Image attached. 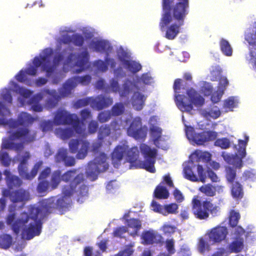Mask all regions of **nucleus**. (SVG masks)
I'll use <instances>...</instances> for the list:
<instances>
[{
	"label": "nucleus",
	"mask_w": 256,
	"mask_h": 256,
	"mask_svg": "<svg viewBox=\"0 0 256 256\" xmlns=\"http://www.w3.org/2000/svg\"><path fill=\"white\" fill-rule=\"evenodd\" d=\"M12 81V80L10 81V84L11 86L12 90H10V88H4L0 90V98L2 100V101L0 100V113L4 112V114H8V110L6 108L5 103H6L8 105H10L12 104L13 98L12 94V90L14 92L18 94V93L14 90V86L11 82ZM12 81L14 82V80ZM18 104H20V106L23 107L22 106H21L20 103H18ZM26 106H25V107ZM27 106L28 108V106Z\"/></svg>",
	"instance_id": "nucleus-27"
},
{
	"label": "nucleus",
	"mask_w": 256,
	"mask_h": 256,
	"mask_svg": "<svg viewBox=\"0 0 256 256\" xmlns=\"http://www.w3.org/2000/svg\"><path fill=\"white\" fill-rule=\"evenodd\" d=\"M238 102V100L237 97L230 96L224 100V106L228 110L233 111V108L237 107Z\"/></svg>",
	"instance_id": "nucleus-46"
},
{
	"label": "nucleus",
	"mask_w": 256,
	"mask_h": 256,
	"mask_svg": "<svg viewBox=\"0 0 256 256\" xmlns=\"http://www.w3.org/2000/svg\"><path fill=\"white\" fill-rule=\"evenodd\" d=\"M70 124L72 125L73 128L74 136H82L83 138L86 136V126L85 122L81 121L78 116V120H72Z\"/></svg>",
	"instance_id": "nucleus-38"
},
{
	"label": "nucleus",
	"mask_w": 256,
	"mask_h": 256,
	"mask_svg": "<svg viewBox=\"0 0 256 256\" xmlns=\"http://www.w3.org/2000/svg\"><path fill=\"white\" fill-rule=\"evenodd\" d=\"M82 35L84 38L85 41L89 40L90 41L93 39V37L94 36L93 32L88 28H84L82 30Z\"/></svg>",
	"instance_id": "nucleus-62"
},
{
	"label": "nucleus",
	"mask_w": 256,
	"mask_h": 256,
	"mask_svg": "<svg viewBox=\"0 0 256 256\" xmlns=\"http://www.w3.org/2000/svg\"><path fill=\"white\" fill-rule=\"evenodd\" d=\"M133 86L132 80L130 78H126L120 86L118 80L113 78L110 80V84H108V92H118L120 97L125 98L132 92Z\"/></svg>",
	"instance_id": "nucleus-20"
},
{
	"label": "nucleus",
	"mask_w": 256,
	"mask_h": 256,
	"mask_svg": "<svg viewBox=\"0 0 256 256\" xmlns=\"http://www.w3.org/2000/svg\"><path fill=\"white\" fill-rule=\"evenodd\" d=\"M85 42V39L82 34L75 33L72 35L71 44L80 47V48H84V45Z\"/></svg>",
	"instance_id": "nucleus-43"
},
{
	"label": "nucleus",
	"mask_w": 256,
	"mask_h": 256,
	"mask_svg": "<svg viewBox=\"0 0 256 256\" xmlns=\"http://www.w3.org/2000/svg\"><path fill=\"white\" fill-rule=\"evenodd\" d=\"M50 186V182L46 180H40V182L37 186V190L39 193L46 192Z\"/></svg>",
	"instance_id": "nucleus-56"
},
{
	"label": "nucleus",
	"mask_w": 256,
	"mask_h": 256,
	"mask_svg": "<svg viewBox=\"0 0 256 256\" xmlns=\"http://www.w3.org/2000/svg\"><path fill=\"white\" fill-rule=\"evenodd\" d=\"M214 146L226 150L230 147L231 142L227 138H218L214 141Z\"/></svg>",
	"instance_id": "nucleus-47"
},
{
	"label": "nucleus",
	"mask_w": 256,
	"mask_h": 256,
	"mask_svg": "<svg viewBox=\"0 0 256 256\" xmlns=\"http://www.w3.org/2000/svg\"><path fill=\"white\" fill-rule=\"evenodd\" d=\"M112 116L110 110H104L100 112L98 116V120L100 123L108 122Z\"/></svg>",
	"instance_id": "nucleus-52"
},
{
	"label": "nucleus",
	"mask_w": 256,
	"mask_h": 256,
	"mask_svg": "<svg viewBox=\"0 0 256 256\" xmlns=\"http://www.w3.org/2000/svg\"><path fill=\"white\" fill-rule=\"evenodd\" d=\"M56 134L63 140L68 139L74 136L71 124H68L64 128H58L56 130Z\"/></svg>",
	"instance_id": "nucleus-39"
},
{
	"label": "nucleus",
	"mask_w": 256,
	"mask_h": 256,
	"mask_svg": "<svg viewBox=\"0 0 256 256\" xmlns=\"http://www.w3.org/2000/svg\"><path fill=\"white\" fill-rule=\"evenodd\" d=\"M4 175L6 177L8 188L10 189L13 188L14 187H19L22 184V180L18 176L13 175L8 170H5L3 172Z\"/></svg>",
	"instance_id": "nucleus-37"
},
{
	"label": "nucleus",
	"mask_w": 256,
	"mask_h": 256,
	"mask_svg": "<svg viewBox=\"0 0 256 256\" xmlns=\"http://www.w3.org/2000/svg\"><path fill=\"white\" fill-rule=\"evenodd\" d=\"M88 46L93 52L104 54V56H110L113 50V46L109 40L99 38H93L88 43Z\"/></svg>",
	"instance_id": "nucleus-21"
},
{
	"label": "nucleus",
	"mask_w": 256,
	"mask_h": 256,
	"mask_svg": "<svg viewBox=\"0 0 256 256\" xmlns=\"http://www.w3.org/2000/svg\"><path fill=\"white\" fill-rule=\"evenodd\" d=\"M68 146L70 152L76 153V158L82 160L87 156L90 148V144L88 142L81 139H72L70 141Z\"/></svg>",
	"instance_id": "nucleus-22"
},
{
	"label": "nucleus",
	"mask_w": 256,
	"mask_h": 256,
	"mask_svg": "<svg viewBox=\"0 0 256 256\" xmlns=\"http://www.w3.org/2000/svg\"><path fill=\"white\" fill-rule=\"evenodd\" d=\"M140 150L144 160H138L140 151L137 146L129 148L126 143L118 145L112 154V161L114 166L118 168L124 156L130 163V168H143L154 173L156 172L154 164L157 156V150L145 144H142Z\"/></svg>",
	"instance_id": "nucleus-5"
},
{
	"label": "nucleus",
	"mask_w": 256,
	"mask_h": 256,
	"mask_svg": "<svg viewBox=\"0 0 256 256\" xmlns=\"http://www.w3.org/2000/svg\"><path fill=\"white\" fill-rule=\"evenodd\" d=\"M210 248V246L208 245L207 242L204 239L201 238L199 240L198 250L200 254H203L206 250H208Z\"/></svg>",
	"instance_id": "nucleus-59"
},
{
	"label": "nucleus",
	"mask_w": 256,
	"mask_h": 256,
	"mask_svg": "<svg viewBox=\"0 0 256 256\" xmlns=\"http://www.w3.org/2000/svg\"><path fill=\"white\" fill-rule=\"evenodd\" d=\"M15 140H18L16 139H11L8 136V138H2L1 145L2 150L0 151V162L2 164L6 167L8 166L11 162L12 158H10L8 152L4 150H10L15 148Z\"/></svg>",
	"instance_id": "nucleus-25"
},
{
	"label": "nucleus",
	"mask_w": 256,
	"mask_h": 256,
	"mask_svg": "<svg viewBox=\"0 0 256 256\" xmlns=\"http://www.w3.org/2000/svg\"><path fill=\"white\" fill-rule=\"evenodd\" d=\"M125 110L124 104L122 102L116 103L110 110L112 116H120L122 114Z\"/></svg>",
	"instance_id": "nucleus-49"
},
{
	"label": "nucleus",
	"mask_w": 256,
	"mask_h": 256,
	"mask_svg": "<svg viewBox=\"0 0 256 256\" xmlns=\"http://www.w3.org/2000/svg\"><path fill=\"white\" fill-rule=\"evenodd\" d=\"M147 128L142 126V120L140 117H136L130 123L127 130L128 136L135 139H142L146 136Z\"/></svg>",
	"instance_id": "nucleus-23"
},
{
	"label": "nucleus",
	"mask_w": 256,
	"mask_h": 256,
	"mask_svg": "<svg viewBox=\"0 0 256 256\" xmlns=\"http://www.w3.org/2000/svg\"><path fill=\"white\" fill-rule=\"evenodd\" d=\"M132 80L134 84L132 90H140V91L145 92L146 85H152L154 83V78L150 72L144 73L140 76L136 75Z\"/></svg>",
	"instance_id": "nucleus-28"
},
{
	"label": "nucleus",
	"mask_w": 256,
	"mask_h": 256,
	"mask_svg": "<svg viewBox=\"0 0 256 256\" xmlns=\"http://www.w3.org/2000/svg\"><path fill=\"white\" fill-rule=\"evenodd\" d=\"M116 56L121 65L132 74H135L142 70L141 64L138 62L132 60L130 52L122 46L117 50Z\"/></svg>",
	"instance_id": "nucleus-18"
},
{
	"label": "nucleus",
	"mask_w": 256,
	"mask_h": 256,
	"mask_svg": "<svg viewBox=\"0 0 256 256\" xmlns=\"http://www.w3.org/2000/svg\"><path fill=\"white\" fill-rule=\"evenodd\" d=\"M184 125L186 138L193 145L204 146L210 141L214 140L217 138L218 133L216 132L208 130L200 133H196L193 127Z\"/></svg>",
	"instance_id": "nucleus-15"
},
{
	"label": "nucleus",
	"mask_w": 256,
	"mask_h": 256,
	"mask_svg": "<svg viewBox=\"0 0 256 256\" xmlns=\"http://www.w3.org/2000/svg\"><path fill=\"white\" fill-rule=\"evenodd\" d=\"M228 234L226 227L218 226L208 232V241L212 244L220 243L224 240Z\"/></svg>",
	"instance_id": "nucleus-29"
},
{
	"label": "nucleus",
	"mask_w": 256,
	"mask_h": 256,
	"mask_svg": "<svg viewBox=\"0 0 256 256\" xmlns=\"http://www.w3.org/2000/svg\"><path fill=\"white\" fill-rule=\"evenodd\" d=\"M6 108L8 110V112L0 113V124L9 128L10 138L11 139L18 140L22 143H28L34 141L36 133L28 128L34 121L32 116L26 112H22L19 114L17 120H8L6 116L10 115V111L6 104Z\"/></svg>",
	"instance_id": "nucleus-7"
},
{
	"label": "nucleus",
	"mask_w": 256,
	"mask_h": 256,
	"mask_svg": "<svg viewBox=\"0 0 256 256\" xmlns=\"http://www.w3.org/2000/svg\"><path fill=\"white\" fill-rule=\"evenodd\" d=\"M220 48L222 54L227 56H230L232 54V48L229 42L226 40L222 38L220 42Z\"/></svg>",
	"instance_id": "nucleus-42"
},
{
	"label": "nucleus",
	"mask_w": 256,
	"mask_h": 256,
	"mask_svg": "<svg viewBox=\"0 0 256 256\" xmlns=\"http://www.w3.org/2000/svg\"><path fill=\"white\" fill-rule=\"evenodd\" d=\"M210 156L208 153L196 150L190 156V160L183 164V172L184 177L192 182H206V177H208L213 182H217L218 178L216 174L212 170L209 169L206 172L204 167L198 164L200 158L208 160Z\"/></svg>",
	"instance_id": "nucleus-9"
},
{
	"label": "nucleus",
	"mask_w": 256,
	"mask_h": 256,
	"mask_svg": "<svg viewBox=\"0 0 256 256\" xmlns=\"http://www.w3.org/2000/svg\"><path fill=\"white\" fill-rule=\"evenodd\" d=\"M72 35L68 34H61L57 39L56 49L47 48L43 50L38 56L34 58V67L30 68L33 74L35 73L36 66H41L43 70L47 72V75L54 78L56 82L64 77V72L58 70V67L62 63L63 68L68 66L70 68L78 58V54L82 52L84 48L74 52V47L71 44Z\"/></svg>",
	"instance_id": "nucleus-4"
},
{
	"label": "nucleus",
	"mask_w": 256,
	"mask_h": 256,
	"mask_svg": "<svg viewBox=\"0 0 256 256\" xmlns=\"http://www.w3.org/2000/svg\"><path fill=\"white\" fill-rule=\"evenodd\" d=\"M166 248L168 252V254H174L176 250L174 240L173 239H168L166 241Z\"/></svg>",
	"instance_id": "nucleus-60"
},
{
	"label": "nucleus",
	"mask_w": 256,
	"mask_h": 256,
	"mask_svg": "<svg viewBox=\"0 0 256 256\" xmlns=\"http://www.w3.org/2000/svg\"><path fill=\"white\" fill-rule=\"evenodd\" d=\"M30 158V153L26 152L24 154L20 155L18 158V160H20V164L18 166V171L20 176L22 178L28 180H32L36 176L43 164L42 161L38 162L35 164L30 172L29 173L28 172L27 163Z\"/></svg>",
	"instance_id": "nucleus-19"
},
{
	"label": "nucleus",
	"mask_w": 256,
	"mask_h": 256,
	"mask_svg": "<svg viewBox=\"0 0 256 256\" xmlns=\"http://www.w3.org/2000/svg\"><path fill=\"white\" fill-rule=\"evenodd\" d=\"M78 54V58L70 68H74V72L76 74L89 71L96 76L107 72L109 66L114 68L116 65L115 60L108 56L104 57V60L98 59L90 62V54L87 47L84 48L82 52Z\"/></svg>",
	"instance_id": "nucleus-8"
},
{
	"label": "nucleus",
	"mask_w": 256,
	"mask_h": 256,
	"mask_svg": "<svg viewBox=\"0 0 256 256\" xmlns=\"http://www.w3.org/2000/svg\"><path fill=\"white\" fill-rule=\"evenodd\" d=\"M199 190L200 192L208 196H212L216 194V188L210 184H207L200 188Z\"/></svg>",
	"instance_id": "nucleus-48"
},
{
	"label": "nucleus",
	"mask_w": 256,
	"mask_h": 256,
	"mask_svg": "<svg viewBox=\"0 0 256 256\" xmlns=\"http://www.w3.org/2000/svg\"><path fill=\"white\" fill-rule=\"evenodd\" d=\"M243 176L246 180L250 182H256V170L250 169L246 170L243 174Z\"/></svg>",
	"instance_id": "nucleus-55"
},
{
	"label": "nucleus",
	"mask_w": 256,
	"mask_h": 256,
	"mask_svg": "<svg viewBox=\"0 0 256 256\" xmlns=\"http://www.w3.org/2000/svg\"><path fill=\"white\" fill-rule=\"evenodd\" d=\"M112 69L114 70V78L118 80L126 76V72L121 66H119L116 68L115 67Z\"/></svg>",
	"instance_id": "nucleus-57"
},
{
	"label": "nucleus",
	"mask_w": 256,
	"mask_h": 256,
	"mask_svg": "<svg viewBox=\"0 0 256 256\" xmlns=\"http://www.w3.org/2000/svg\"><path fill=\"white\" fill-rule=\"evenodd\" d=\"M110 134V129L109 126H102L98 132V139L100 142H103L104 138L108 136Z\"/></svg>",
	"instance_id": "nucleus-50"
},
{
	"label": "nucleus",
	"mask_w": 256,
	"mask_h": 256,
	"mask_svg": "<svg viewBox=\"0 0 256 256\" xmlns=\"http://www.w3.org/2000/svg\"><path fill=\"white\" fill-rule=\"evenodd\" d=\"M129 228L133 229L132 232H130V234L133 236H138V231L142 227L140 221L136 218H130L128 220H126L125 223Z\"/></svg>",
	"instance_id": "nucleus-41"
},
{
	"label": "nucleus",
	"mask_w": 256,
	"mask_h": 256,
	"mask_svg": "<svg viewBox=\"0 0 256 256\" xmlns=\"http://www.w3.org/2000/svg\"><path fill=\"white\" fill-rule=\"evenodd\" d=\"M70 180L72 181L69 185L64 186L62 196L44 199L40 202L38 206H30L29 210L32 214L36 218H46L52 212V208L60 210L68 207L71 202L70 198L74 192H76L78 196V202L82 203L87 196L88 187L82 184L77 190L76 188L84 180L83 174H78L76 170L72 169L62 174L61 171L57 170L52 174L50 184L54 189L58 186L61 180L68 182Z\"/></svg>",
	"instance_id": "nucleus-1"
},
{
	"label": "nucleus",
	"mask_w": 256,
	"mask_h": 256,
	"mask_svg": "<svg viewBox=\"0 0 256 256\" xmlns=\"http://www.w3.org/2000/svg\"><path fill=\"white\" fill-rule=\"evenodd\" d=\"M2 193L4 196H8L12 203L8 208L9 214L6 218L7 224L10 226L12 230L16 235L22 230L21 236L22 240L18 242L16 246V250L21 251L26 244L24 240H30L40 234L44 220L46 218H36L28 210V214L24 212L20 218H16V208H22L24 206L26 203L30 199V192L22 188L13 191L4 188L2 190Z\"/></svg>",
	"instance_id": "nucleus-2"
},
{
	"label": "nucleus",
	"mask_w": 256,
	"mask_h": 256,
	"mask_svg": "<svg viewBox=\"0 0 256 256\" xmlns=\"http://www.w3.org/2000/svg\"><path fill=\"white\" fill-rule=\"evenodd\" d=\"M68 150L66 148H60L55 156L56 162H62L66 166H72L76 163L75 158L73 156H68Z\"/></svg>",
	"instance_id": "nucleus-31"
},
{
	"label": "nucleus",
	"mask_w": 256,
	"mask_h": 256,
	"mask_svg": "<svg viewBox=\"0 0 256 256\" xmlns=\"http://www.w3.org/2000/svg\"><path fill=\"white\" fill-rule=\"evenodd\" d=\"M228 84V81L226 77L221 78L218 83V88L216 91L214 92L210 97V100L213 102H219L224 94L226 88Z\"/></svg>",
	"instance_id": "nucleus-34"
},
{
	"label": "nucleus",
	"mask_w": 256,
	"mask_h": 256,
	"mask_svg": "<svg viewBox=\"0 0 256 256\" xmlns=\"http://www.w3.org/2000/svg\"><path fill=\"white\" fill-rule=\"evenodd\" d=\"M231 184V194L232 198L236 200H240L244 196L242 186L238 182Z\"/></svg>",
	"instance_id": "nucleus-40"
},
{
	"label": "nucleus",
	"mask_w": 256,
	"mask_h": 256,
	"mask_svg": "<svg viewBox=\"0 0 256 256\" xmlns=\"http://www.w3.org/2000/svg\"><path fill=\"white\" fill-rule=\"evenodd\" d=\"M240 214L233 210L230 213L229 217V224L233 228L232 232L234 236L233 241L226 247V250L229 252H238L244 248V230L240 226H237L239 219Z\"/></svg>",
	"instance_id": "nucleus-13"
},
{
	"label": "nucleus",
	"mask_w": 256,
	"mask_h": 256,
	"mask_svg": "<svg viewBox=\"0 0 256 256\" xmlns=\"http://www.w3.org/2000/svg\"><path fill=\"white\" fill-rule=\"evenodd\" d=\"M246 59L249 63L253 65L254 68L256 70V48H254V50L252 48H250V52L246 56Z\"/></svg>",
	"instance_id": "nucleus-54"
},
{
	"label": "nucleus",
	"mask_w": 256,
	"mask_h": 256,
	"mask_svg": "<svg viewBox=\"0 0 256 256\" xmlns=\"http://www.w3.org/2000/svg\"><path fill=\"white\" fill-rule=\"evenodd\" d=\"M78 116L70 114L62 108H58L54 114L53 119L56 126H67L70 124L72 120H78Z\"/></svg>",
	"instance_id": "nucleus-24"
},
{
	"label": "nucleus",
	"mask_w": 256,
	"mask_h": 256,
	"mask_svg": "<svg viewBox=\"0 0 256 256\" xmlns=\"http://www.w3.org/2000/svg\"><path fill=\"white\" fill-rule=\"evenodd\" d=\"M133 252L134 251L132 248L130 247L126 248L114 256H130L133 254Z\"/></svg>",
	"instance_id": "nucleus-64"
},
{
	"label": "nucleus",
	"mask_w": 256,
	"mask_h": 256,
	"mask_svg": "<svg viewBox=\"0 0 256 256\" xmlns=\"http://www.w3.org/2000/svg\"><path fill=\"white\" fill-rule=\"evenodd\" d=\"M178 205L176 203L165 204L161 210V214L164 216L169 214H176L178 212Z\"/></svg>",
	"instance_id": "nucleus-45"
},
{
	"label": "nucleus",
	"mask_w": 256,
	"mask_h": 256,
	"mask_svg": "<svg viewBox=\"0 0 256 256\" xmlns=\"http://www.w3.org/2000/svg\"><path fill=\"white\" fill-rule=\"evenodd\" d=\"M81 116L80 120L84 122H86L87 120H88L92 117L91 111L88 108H84L80 110V112Z\"/></svg>",
	"instance_id": "nucleus-61"
},
{
	"label": "nucleus",
	"mask_w": 256,
	"mask_h": 256,
	"mask_svg": "<svg viewBox=\"0 0 256 256\" xmlns=\"http://www.w3.org/2000/svg\"><path fill=\"white\" fill-rule=\"evenodd\" d=\"M200 92L205 96H208L214 93L212 92V86L210 83L203 82L201 84Z\"/></svg>",
	"instance_id": "nucleus-51"
},
{
	"label": "nucleus",
	"mask_w": 256,
	"mask_h": 256,
	"mask_svg": "<svg viewBox=\"0 0 256 256\" xmlns=\"http://www.w3.org/2000/svg\"><path fill=\"white\" fill-rule=\"evenodd\" d=\"M92 80V76L90 74L82 76H75L67 80L58 90V92L56 90L44 88L35 94L32 90L20 86L13 81L11 82L14 90L20 95L18 100L21 106H28L29 110L39 112L44 110V106L40 102L44 96H47L44 106L48 109L53 108L57 106L62 98L71 94L78 84L88 85L90 83Z\"/></svg>",
	"instance_id": "nucleus-3"
},
{
	"label": "nucleus",
	"mask_w": 256,
	"mask_h": 256,
	"mask_svg": "<svg viewBox=\"0 0 256 256\" xmlns=\"http://www.w3.org/2000/svg\"><path fill=\"white\" fill-rule=\"evenodd\" d=\"M249 136L246 134L244 140H238V154H232L222 152L221 154L224 160L228 164L232 165L234 167L228 166L226 168V178L228 183L234 182L236 178V169H240L244 166L242 160L246 156V148L249 141Z\"/></svg>",
	"instance_id": "nucleus-10"
},
{
	"label": "nucleus",
	"mask_w": 256,
	"mask_h": 256,
	"mask_svg": "<svg viewBox=\"0 0 256 256\" xmlns=\"http://www.w3.org/2000/svg\"><path fill=\"white\" fill-rule=\"evenodd\" d=\"M113 103V99L110 96L100 94L94 97H86L78 100L74 102L73 106L76 108H79L88 105L96 110H100L107 108Z\"/></svg>",
	"instance_id": "nucleus-14"
},
{
	"label": "nucleus",
	"mask_w": 256,
	"mask_h": 256,
	"mask_svg": "<svg viewBox=\"0 0 256 256\" xmlns=\"http://www.w3.org/2000/svg\"><path fill=\"white\" fill-rule=\"evenodd\" d=\"M96 87L97 89L104 90L106 92L108 93V84L103 78H99L96 82Z\"/></svg>",
	"instance_id": "nucleus-58"
},
{
	"label": "nucleus",
	"mask_w": 256,
	"mask_h": 256,
	"mask_svg": "<svg viewBox=\"0 0 256 256\" xmlns=\"http://www.w3.org/2000/svg\"><path fill=\"white\" fill-rule=\"evenodd\" d=\"M182 81L180 78L176 79L173 86L175 94L174 101L178 109L182 112H190L193 109V106H202L204 103V99L194 89L186 90L188 98L184 94H180Z\"/></svg>",
	"instance_id": "nucleus-11"
},
{
	"label": "nucleus",
	"mask_w": 256,
	"mask_h": 256,
	"mask_svg": "<svg viewBox=\"0 0 256 256\" xmlns=\"http://www.w3.org/2000/svg\"><path fill=\"white\" fill-rule=\"evenodd\" d=\"M166 184L169 188L174 186L173 182L169 174L165 175L163 178L162 184H158L154 192V196L157 199H166L168 198L170 193L168 188L163 186Z\"/></svg>",
	"instance_id": "nucleus-26"
},
{
	"label": "nucleus",
	"mask_w": 256,
	"mask_h": 256,
	"mask_svg": "<svg viewBox=\"0 0 256 256\" xmlns=\"http://www.w3.org/2000/svg\"><path fill=\"white\" fill-rule=\"evenodd\" d=\"M244 39L250 45V48H252L253 50L256 48V21L250 24L246 30Z\"/></svg>",
	"instance_id": "nucleus-33"
},
{
	"label": "nucleus",
	"mask_w": 256,
	"mask_h": 256,
	"mask_svg": "<svg viewBox=\"0 0 256 256\" xmlns=\"http://www.w3.org/2000/svg\"><path fill=\"white\" fill-rule=\"evenodd\" d=\"M142 239L144 244H148L160 242L162 237L157 232L154 230H147L142 233Z\"/></svg>",
	"instance_id": "nucleus-36"
},
{
	"label": "nucleus",
	"mask_w": 256,
	"mask_h": 256,
	"mask_svg": "<svg viewBox=\"0 0 256 256\" xmlns=\"http://www.w3.org/2000/svg\"><path fill=\"white\" fill-rule=\"evenodd\" d=\"M107 156L104 152L99 154L94 159L90 162L86 169L87 177L92 180H96L99 174L106 171L109 165L106 162Z\"/></svg>",
	"instance_id": "nucleus-17"
},
{
	"label": "nucleus",
	"mask_w": 256,
	"mask_h": 256,
	"mask_svg": "<svg viewBox=\"0 0 256 256\" xmlns=\"http://www.w3.org/2000/svg\"><path fill=\"white\" fill-rule=\"evenodd\" d=\"M139 91L140 90H132L134 93L132 98V103L134 108L136 110H140L143 108L146 98V96Z\"/></svg>",
	"instance_id": "nucleus-35"
},
{
	"label": "nucleus",
	"mask_w": 256,
	"mask_h": 256,
	"mask_svg": "<svg viewBox=\"0 0 256 256\" xmlns=\"http://www.w3.org/2000/svg\"><path fill=\"white\" fill-rule=\"evenodd\" d=\"M162 13L160 22L164 37L174 39L189 12V0H162Z\"/></svg>",
	"instance_id": "nucleus-6"
},
{
	"label": "nucleus",
	"mask_w": 256,
	"mask_h": 256,
	"mask_svg": "<svg viewBox=\"0 0 256 256\" xmlns=\"http://www.w3.org/2000/svg\"><path fill=\"white\" fill-rule=\"evenodd\" d=\"M192 212L194 216L200 220H204L209 216V212L213 216L216 215L218 207L214 206L210 201L201 200L196 197L192 200Z\"/></svg>",
	"instance_id": "nucleus-16"
},
{
	"label": "nucleus",
	"mask_w": 256,
	"mask_h": 256,
	"mask_svg": "<svg viewBox=\"0 0 256 256\" xmlns=\"http://www.w3.org/2000/svg\"><path fill=\"white\" fill-rule=\"evenodd\" d=\"M98 128V124L97 122L92 120L88 125V131L90 134L95 133Z\"/></svg>",
	"instance_id": "nucleus-63"
},
{
	"label": "nucleus",
	"mask_w": 256,
	"mask_h": 256,
	"mask_svg": "<svg viewBox=\"0 0 256 256\" xmlns=\"http://www.w3.org/2000/svg\"><path fill=\"white\" fill-rule=\"evenodd\" d=\"M56 126L53 120H44L41 122L40 127L44 132L51 130L53 129L54 126Z\"/></svg>",
	"instance_id": "nucleus-53"
},
{
	"label": "nucleus",
	"mask_w": 256,
	"mask_h": 256,
	"mask_svg": "<svg viewBox=\"0 0 256 256\" xmlns=\"http://www.w3.org/2000/svg\"><path fill=\"white\" fill-rule=\"evenodd\" d=\"M212 104L206 108H202L200 110V114L207 119H216L221 115V112L220 108L214 105L216 102L212 101Z\"/></svg>",
	"instance_id": "nucleus-32"
},
{
	"label": "nucleus",
	"mask_w": 256,
	"mask_h": 256,
	"mask_svg": "<svg viewBox=\"0 0 256 256\" xmlns=\"http://www.w3.org/2000/svg\"><path fill=\"white\" fill-rule=\"evenodd\" d=\"M12 238L10 234H4L0 236V248H8L12 244Z\"/></svg>",
	"instance_id": "nucleus-44"
},
{
	"label": "nucleus",
	"mask_w": 256,
	"mask_h": 256,
	"mask_svg": "<svg viewBox=\"0 0 256 256\" xmlns=\"http://www.w3.org/2000/svg\"><path fill=\"white\" fill-rule=\"evenodd\" d=\"M34 58L32 60V64H28V66L26 68L24 69L21 70L16 75L15 78L19 82L24 83L26 84L27 86H32L34 84H36L37 86H42L44 85H45L48 82V79L46 78H45L44 77H38V78H36L35 80H32V78H30L28 77V76H36L38 74V68H40L41 72H45L46 76L48 78H50L52 80V83L54 84H58L60 81L62 80L65 78L66 76V73L68 71V68L66 69H64L62 70H61L62 71L64 72V77L60 80L58 82H54V78L52 76H50L47 75V72L46 70H43L41 66H36V72H35L36 74L32 73V69L30 68H32L34 66H35V64L34 63Z\"/></svg>",
	"instance_id": "nucleus-12"
},
{
	"label": "nucleus",
	"mask_w": 256,
	"mask_h": 256,
	"mask_svg": "<svg viewBox=\"0 0 256 256\" xmlns=\"http://www.w3.org/2000/svg\"><path fill=\"white\" fill-rule=\"evenodd\" d=\"M156 119L155 116L150 118V122L152 124L153 120ZM151 138L154 144L158 148L162 150H166V146L164 144H161L160 142L162 141V130L161 128L151 124L150 129Z\"/></svg>",
	"instance_id": "nucleus-30"
}]
</instances>
